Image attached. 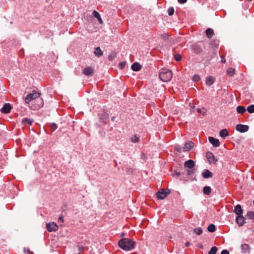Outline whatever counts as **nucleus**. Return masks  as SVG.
<instances>
[{
  "label": "nucleus",
  "instance_id": "1",
  "mask_svg": "<svg viewBox=\"0 0 254 254\" xmlns=\"http://www.w3.org/2000/svg\"><path fill=\"white\" fill-rule=\"evenodd\" d=\"M135 242L128 239L122 238L118 242L119 247L124 251H131L135 247Z\"/></svg>",
  "mask_w": 254,
  "mask_h": 254
},
{
  "label": "nucleus",
  "instance_id": "2",
  "mask_svg": "<svg viewBox=\"0 0 254 254\" xmlns=\"http://www.w3.org/2000/svg\"><path fill=\"white\" fill-rule=\"evenodd\" d=\"M172 71L166 68H162L159 72V78L163 82H168L172 78Z\"/></svg>",
  "mask_w": 254,
  "mask_h": 254
},
{
  "label": "nucleus",
  "instance_id": "3",
  "mask_svg": "<svg viewBox=\"0 0 254 254\" xmlns=\"http://www.w3.org/2000/svg\"><path fill=\"white\" fill-rule=\"evenodd\" d=\"M41 95V93L36 91H33L32 93L28 94L27 95L25 98V101L26 103H29L32 100L35 99L37 98H38Z\"/></svg>",
  "mask_w": 254,
  "mask_h": 254
},
{
  "label": "nucleus",
  "instance_id": "4",
  "mask_svg": "<svg viewBox=\"0 0 254 254\" xmlns=\"http://www.w3.org/2000/svg\"><path fill=\"white\" fill-rule=\"evenodd\" d=\"M166 191L164 189H161L156 193V197L158 199H164L171 192L170 190L168 189Z\"/></svg>",
  "mask_w": 254,
  "mask_h": 254
},
{
  "label": "nucleus",
  "instance_id": "5",
  "mask_svg": "<svg viewBox=\"0 0 254 254\" xmlns=\"http://www.w3.org/2000/svg\"><path fill=\"white\" fill-rule=\"evenodd\" d=\"M236 129L241 133H245L249 130V127L246 125L238 124L236 126Z\"/></svg>",
  "mask_w": 254,
  "mask_h": 254
},
{
  "label": "nucleus",
  "instance_id": "6",
  "mask_svg": "<svg viewBox=\"0 0 254 254\" xmlns=\"http://www.w3.org/2000/svg\"><path fill=\"white\" fill-rule=\"evenodd\" d=\"M206 157L209 164H215L218 161V160L215 158L214 154L210 151H208L206 152Z\"/></svg>",
  "mask_w": 254,
  "mask_h": 254
},
{
  "label": "nucleus",
  "instance_id": "7",
  "mask_svg": "<svg viewBox=\"0 0 254 254\" xmlns=\"http://www.w3.org/2000/svg\"><path fill=\"white\" fill-rule=\"evenodd\" d=\"M12 109V106L10 103H5L0 109V112L4 114H8Z\"/></svg>",
  "mask_w": 254,
  "mask_h": 254
},
{
  "label": "nucleus",
  "instance_id": "8",
  "mask_svg": "<svg viewBox=\"0 0 254 254\" xmlns=\"http://www.w3.org/2000/svg\"><path fill=\"white\" fill-rule=\"evenodd\" d=\"M46 228L49 232H56L58 230L59 227L55 223H49L47 224Z\"/></svg>",
  "mask_w": 254,
  "mask_h": 254
},
{
  "label": "nucleus",
  "instance_id": "9",
  "mask_svg": "<svg viewBox=\"0 0 254 254\" xmlns=\"http://www.w3.org/2000/svg\"><path fill=\"white\" fill-rule=\"evenodd\" d=\"M173 176H175L176 175L177 177H179L181 176L180 177V180L181 181H188V179L185 177V172H181L180 171H178L177 170H175L174 171V173L172 174Z\"/></svg>",
  "mask_w": 254,
  "mask_h": 254
},
{
  "label": "nucleus",
  "instance_id": "10",
  "mask_svg": "<svg viewBox=\"0 0 254 254\" xmlns=\"http://www.w3.org/2000/svg\"><path fill=\"white\" fill-rule=\"evenodd\" d=\"M195 166V162L191 159H189L184 163V167L185 168H188L190 169H193V168Z\"/></svg>",
  "mask_w": 254,
  "mask_h": 254
},
{
  "label": "nucleus",
  "instance_id": "11",
  "mask_svg": "<svg viewBox=\"0 0 254 254\" xmlns=\"http://www.w3.org/2000/svg\"><path fill=\"white\" fill-rule=\"evenodd\" d=\"M208 141L215 147L219 146L220 141L218 139L215 138L212 136L208 137Z\"/></svg>",
  "mask_w": 254,
  "mask_h": 254
},
{
  "label": "nucleus",
  "instance_id": "12",
  "mask_svg": "<svg viewBox=\"0 0 254 254\" xmlns=\"http://www.w3.org/2000/svg\"><path fill=\"white\" fill-rule=\"evenodd\" d=\"M233 212L238 216V217H240V215H242L243 212V210L242 208L241 205L239 204L236 205L234 207Z\"/></svg>",
  "mask_w": 254,
  "mask_h": 254
},
{
  "label": "nucleus",
  "instance_id": "13",
  "mask_svg": "<svg viewBox=\"0 0 254 254\" xmlns=\"http://www.w3.org/2000/svg\"><path fill=\"white\" fill-rule=\"evenodd\" d=\"M201 175L204 179H209L213 176V174L208 169H204L203 170Z\"/></svg>",
  "mask_w": 254,
  "mask_h": 254
},
{
  "label": "nucleus",
  "instance_id": "14",
  "mask_svg": "<svg viewBox=\"0 0 254 254\" xmlns=\"http://www.w3.org/2000/svg\"><path fill=\"white\" fill-rule=\"evenodd\" d=\"M245 217H244L243 215H241L240 217H238V216H237L236 218V221L238 225L241 227L244 225V223H245Z\"/></svg>",
  "mask_w": 254,
  "mask_h": 254
},
{
  "label": "nucleus",
  "instance_id": "15",
  "mask_svg": "<svg viewBox=\"0 0 254 254\" xmlns=\"http://www.w3.org/2000/svg\"><path fill=\"white\" fill-rule=\"evenodd\" d=\"M191 49L193 53L196 54H199L202 52L201 47L197 44L192 45Z\"/></svg>",
  "mask_w": 254,
  "mask_h": 254
},
{
  "label": "nucleus",
  "instance_id": "16",
  "mask_svg": "<svg viewBox=\"0 0 254 254\" xmlns=\"http://www.w3.org/2000/svg\"><path fill=\"white\" fill-rule=\"evenodd\" d=\"M83 73L86 76H91L94 74V70L89 66L85 67Z\"/></svg>",
  "mask_w": 254,
  "mask_h": 254
},
{
  "label": "nucleus",
  "instance_id": "17",
  "mask_svg": "<svg viewBox=\"0 0 254 254\" xmlns=\"http://www.w3.org/2000/svg\"><path fill=\"white\" fill-rule=\"evenodd\" d=\"M194 146V143L191 141L186 142L184 147V151H189Z\"/></svg>",
  "mask_w": 254,
  "mask_h": 254
},
{
  "label": "nucleus",
  "instance_id": "18",
  "mask_svg": "<svg viewBox=\"0 0 254 254\" xmlns=\"http://www.w3.org/2000/svg\"><path fill=\"white\" fill-rule=\"evenodd\" d=\"M142 67L141 64L138 62H134L131 66V68L133 71H138Z\"/></svg>",
  "mask_w": 254,
  "mask_h": 254
},
{
  "label": "nucleus",
  "instance_id": "19",
  "mask_svg": "<svg viewBox=\"0 0 254 254\" xmlns=\"http://www.w3.org/2000/svg\"><path fill=\"white\" fill-rule=\"evenodd\" d=\"M109 119V115L107 113H103L100 117V121L104 124L107 123Z\"/></svg>",
  "mask_w": 254,
  "mask_h": 254
},
{
  "label": "nucleus",
  "instance_id": "20",
  "mask_svg": "<svg viewBox=\"0 0 254 254\" xmlns=\"http://www.w3.org/2000/svg\"><path fill=\"white\" fill-rule=\"evenodd\" d=\"M214 81L215 78L213 76H209L206 79L205 83L207 86H210L214 83Z\"/></svg>",
  "mask_w": 254,
  "mask_h": 254
},
{
  "label": "nucleus",
  "instance_id": "21",
  "mask_svg": "<svg viewBox=\"0 0 254 254\" xmlns=\"http://www.w3.org/2000/svg\"><path fill=\"white\" fill-rule=\"evenodd\" d=\"M94 54L97 57H100L103 55V52L101 50L100 47H97L95 48V51L94 52Z\"/></svg>",
  "mask_w": 254,
  "mask_h": 254
},
{
  "label": "nucleus",
  "instance_id": "22",
  "mask_svg": "<svg viewBox=\"0 0 254 254\" xmlns=\"http://www.w3.org/2000/svg\"><path fill=\"white\" fill-rule=\"evenodd\" d=\"M212 191V189L209 186H205L203 188V192L205 195H210Z\"/></svg>",
  "mask_w": 254,
  "mask_h": 254
},
{
  "label": "nucleus",
  "instance_id": "23",
  "mask_svg": "<svg viewBox=\"0 0 254 254\" xmlns=\"http://www.w3.org/2000/svg\"><path fill=\"white\" fill-rule=\"evenodd\" d=\"M205 34L208 38H211L214 35V31L211 28H208L205 30Z\"/></svg>",
  "mask_w": 254,
  "mask_h": 254
},
{
  "label": "nucleus",
  "instance_id": "24",
  "mask_svg": "<svg viewBox=\"0 0 254 254\" xmlns=\"http://www.w3.org/2000/svg\"><path fill=\"white\" fill-rule=\"evenodd\" d=\"M92 14L94 17L98 19L100 23L102 24L103 23V21L101 17L100 14L98 11H97L96 10H94L92 13Z\"/></svg>",
  "mask_w": 254,
  "mask_h": 254
},
{
  "label": "nucleus",
  "instance_id": "25",
  "mask_svg": "<svg viewBox=\"0 0 254 254\" xmlns=\"http://www.w3.org/2000/svg\"><path fill=\"white\" fill-rule=\"evenodd\" d=\"M229 134L227 129H223L219 132V135L222 138H225L229 136Z\"/></svg>",
  "mask_w": 254,
  "mask_h": 254
},
{
  "label": "nucleus",
  "instance_id": "26",
  "mask_svg": "<svg viewBox=\"0 0 254 254\" xmlns=\"http://www.w3.org/2000/svg\"><path fill=\"white\" fill-rule=\"evenodd\" d=\"M33 122V120H30L28 118H23L22 120V123L24 125H28L31 126Z\"/></svg>",
  "mask_w": 254,
  "mask_h": 254
},
{
  "label": "nucleus",
  "instance_id": "27",
  "mask_svg": "<svg viewBox=\"0 0 254 254\" xmlns=\"http://www.w3.org/2000/svg\"><path fill=\"white\" fill-rule=\"evenodd\" d=\"M242 251L244 253H249L250 250V246L247 244H242L241 246Z\"/></svg>",
  "mask_w": 254,
  "mask_h": 254
},
{
  "label": "nucleus",
  "instance_id": "28",
  "mask_svg": "<svg viewBox=\"0 0 254 254\" xmlns=\"http://www.w3.org/2000/svg\"><path fill=\"white\" fill-rule=\"evenodd\" d=\"M185 177H186L188 179V176H190L194 173V169H185Z\"/></svg>",
  "mask_w": 254,
  "mask_h": 254
},
{
  "label": "nucleus",
  "instance_id": "29",
  "mask_svg": "<svg viewBox=\"0 0 254 254\" xmlns=\"http://www.w3.org/2000/svg\"><path fill=\"white\" fill-rule=\"evenodd\" d=\"M117 57V53L115 51H112L108 56V59L110 61H113Z\"/></svg>",
  "mask_w": 254,
  "mask_h": 254
},
{
  "label": "nucleus",
  "instance_id": "30",
  "mask_svg": "<svg viewBox=\"0 0 254 254\" xmlns=\"http://www.w3.org/2000/svg\"><path fill=\"white\" fill-rule=\"evenodd\" d=\"M246 111V108L243 106H238L237 107V111L239 114H243Z\"/></svg>",
  "mask_w": 254,
  "mask_h": 254
},
{
  "label": "nucleus",
  "instance_id": "31",
  "mask_svg": "<svg viewBox=\"0 0 254 254\" xmlns=\"http://www.w3.org/2000/svg\"><path fill=\"white\" fill-rule=\"evenodd\" d=\"M207 230L209 232H214L216 231V227L215 225L213 224H210L208 225L207 227Z\"/></svg>",
  "mask_w": 254,
  "mask_h": 254
},
{
  "label": "nucleus",
  "instance_id": "32",
  "mask_svg": "<svg viewBox=\"0 0 254 254\" xmlns=\"http://www.w3.org/2000/svg\"><path fill=\"white\" fill-rule=\"evenodd\" d=\"M130 141L133 143H137L139 142V136L134 135L130 138Z\"/></svg>",
  "mask_w": 254,
  "mask_h": 254
},
{
  "label": "nucleus",
  "instance_id": "33",
  "mask_svg": "<svg viewBox=\"0 0 254 254\" xmlns=\"http://www.w3.org/2000/svg\"><path fill=\"white\" fill-rule=\"evenodd\" d=\"M218 251V248L216 246L212 247L210 251L208 252V254H216Z\"/></svg>",
  "mask_w": 254,
  "mask_h": 254
},
{
  "label": "nucleus",
  "instance_id": "34",
  "mask_svg": "<svg viewBox=\"0 0 254 254\" xmlns=\"http://www.w3.org/2000/svg\"><path fill=\"white\" fill-rule=\"evenodd\" d=\"M227 74L229 76H232L235 73V69L232 67H229L227 70Z\"/></svg>",
  "mask_w": 254,
  "mask_h": 254
},
{
  "label": "nucleus",
  "instance_id": "35",
  "mask_svg": "<svg viewBox=\"0 0 254 254\" xmlns=\"http://www.w3.org/2000/svg\"><path fill=\"white\" fill-rule=\"evenodd\" d=\"M125 171L127 175H130L133 172V169L129 167H126L125 168Z\"/></svg>",
  "mask_w": 254,
  "mask_h": 254
},
{
  "label": "nucleus",
  "instance_id": "36",
  "mask_svg": "<svg viewBox=\"0 0 254 254\" xmlns=\"http://www.w3.org/2000/svg\"><path fill=\"white\" fill-rule=\"evenodd\" d=\"M247 111L251 114L254 113V105H249L247 108Z\"/></svg>",
  "mask_w": 254,
  "mask_h": 254
},
{
  "label": "nucleus",
  "instance_id": "37",
  "mask_svg": "<svg viewBox=\"0 0 254 254\" xmlns=\"http://www.w3.org/2000/svg\"><path fill=\"white\" fill-rule=\"evenodd\" d=\"M194 232L198 235H200L202 233V229L200 227H198L194 229Z\"/></svg>",
  "mask_w": 254,
  "mask_h": 254
},
{
  "label": "nucleus",
  "instance_id": "38",
  "mask_svg": "<svg viewBox=\"0 0 254 254\" xmlns=\"http://www.w3.org/2000/svg\"><path fill=\"white\" fill-rule=\"evenodd\" d=\"M174 149L175 151L181 153L182 151V147L178 144H176L174 146Z\"/></svg>",
  "mask_w": 254,
  "mask_h": 254
},
{
  "label": "nucleus",
  "instance_id": "39",
  "mask_svg": "<svg viewBox=\"0 0 254 254\" xmlns=\"http://www.w3.org/2000/svg\"><path fill=\"white\" fill-rule=\"evenodd\" d=\"M174 13V8L173 7H170L168 9V14L169 16H172Z\"/></svg>",
  "mask_w": 254,
  "mask_h": 254
},
{
  "label": "nucleus",
  "instance_id": "40",
  "mask_svg": "<svg viewBox=\"0 0 254 254\" xmlns=\"http://www.w3.org/2000/svg\"><path fill=\"white\" fill-rule=\"evenodd\" d=\"M247 215L250 219H254V212L249 211L247 212Z\"/></svg>",
  "mask_w": 254,
  "mask_h": 254
},
{
  "label": "nucleus",
  "instance_id": "41",
  "mask_svg": "<svg viewBox=\"0 0 254 254\" xmlns=\"http://www.w3.org/2000/svg\"><path fill=\"white\" fill-rule=\"evenodd\" d=\"M126 65V62H120L119 64V68L120 69H123L125 68V66Z\"/></svg>",
  "mask_w": 254,
  "mask_h": 254
},
{
  "label": "nucleus",
  "instance_id": "42",
  "mask_svg": "<svg viewBox=\"0 0 254 254\" xmlns=\"http://www.w3.org/2000/svg\"><path fill=\"white\" fill-rule=\"evenodd\" d=\"M50 127L52 131H54L57 128V126L55 123L51 124Z\"/></svg>",
  "mask_w": 254,
  "mask_h": 254
},
{
  "label": "nucleus",
  "instance_id": "43",
  "mask_svg": "<svg viewBox=\"0 0 254 254\" xmlns=\"http://www.w3.org/2000/svg\"><path fill=\"white\" fill-rule=\"evenodd\" d=\"M192 80L194 82H198L200 80V77L198 75L194 74L192 77Z\"/></svg>",
  "mask_w": 254,
  "mask_h": 254
},
{
  "label": "nucleus",
  "instance_id": "44",
  "mask_svg": "<svg viewBox=\"0 0 254 254\" xmlns=\"http://www.w3.org/2000/svg\"><path fill=\"white\" fill-rule=\"evenodd\" d=\"M174 59L176 61L179 62L182 60V57L180 54H177L174 56Z\"/></svg>",
  "mask_w": 254,
  "mask_h": 254
},
{
  "label": "nucleus",
  "instance_id": "45",
  "mask_svg": "<svg viewBox=\"0 0 254 254\" xmlns=\"http://www.w3.org/2000/svg\"><path fill=\"white\" fill-rule=\"evenodd\" d=\"M161 38L165 41H166L168 39V36L165 34H162Z\"/></svg>",
  "mask_w": 254,
  "mask_h": 254
},
{
  "label": "nucleus",
  "instance_id": "46",
  "mask_svg": "<svg viewBox=\"0 0 254 254\" xmlns=\"http://www.w3.org/2000/svg\"><path fill=\"white\" fill-rule=\"evenodd\" d=\"M220 254H229V252L227 250H223L221 251Z\"/></svg>",
  "mask_w": 254,
  "mask_h": 254
},
{
  "label": "nucleus",
  "instance_id": "47",
  "mask_svg": "<svg viewBox=\"0 0 254 254\" xmlns=\"http://www.w3.org/2000/svg\"><path fill=\"white\" fill-rule=\"evenodd\" d=\"M59 221L61 222L62 223H63L64 222V217L63 216H60L59 217Z\"/></svg>",
  "mask_w": 254,
  "mask_h": 254
},
{
  "label": "nucleus",
  "instance_id": "48",
  "mask_svg": "<svg viewBox=\"0 0 254 254\" xmlns=\"http://www.w3.org/2000/svg\"><path fill=\"white\" fill-rule=\"evenodd\" d=\"M178 1L180 3L184 4L187 1V0H178Z\"/></svg>",
  "mask_w": 254,
  "mask_h": 254
},
{
  "label": "nucleus",
  "instance_id": "49",
  "mask_svg": "<svg viewBox=\"0 0 254 254\" xmlns=\"http://www.w3.org/2000/svg\"><path fill=\"white\" fill-rule=\"evenodd\" d=\"M191 245V243L189 242H187L186 243H185V246L187 247H188L189 246H190Z\"/></svg>",
  "mask_w": 254,
  "mask_h": 254
},
{
  "label": "nucleus",
  "instance_id": "50",
  "mask_svg": "<svg viewBox=\"0 0 254 254\" xmlns=\"http://www.w3.org/2000/svg\"><path fill=\"white\" fill-rule=\"evenodd\" d=\"M197 247H198V248H199L200 249H203V246L201 244H198Z\"/></svg>",
  "mask_w": 254,
  "mask_h": 254
},
{
  "label": "nucleus",
  "instance_id": "51",
  "mask_svg": "<svg viewBox=\"0 0 254 254\" xmlns=\"http://www.w3.org/2000/svg\"><path fill=\"white\" fill-rule=\"evenodd\" d=\"M189 106H190V107L191 109H194V108H195L194 105H193V104H192L191 103H190V104Z\"/></svg>",
  "mask_w": 254,
  "mask_h": 254
},
{
  "label": "nucleus",
  "instance_id": "52",
  "mask_svg": "<svg viewBox=\"0 0 254 254\" xmlns=\"http://www.w3.org/2000/svg\"><path fill=\"white\" fill-rule=\"evenodd\" d=\"M30 251V250L29 249H27V248H24V252L25 253H28Z\"/></svg>",
  "mask_w": 254,
  "mask_h": 254
},
{
  "label": "nucleus",
  "instance_id": "53",
  "mask_svg": "<svg viewBox=\"0 0 254 254\" xmlns=\"http://www.w3.org/2000/svg\"><path fill=\"white\" fill-rule=\"evenodd\" d=\"M196 111L198 113H202V111H201V109L200 108H197L196 109Z\"/></svg>",
  "mask_w": 254,
  "mask_h": 254
},
{
  "label": "nucleus",
  "instance_id": "54",
  "mask_svg": "<svg viewBox=\"0 0 254 254\" xmlns=\"http://www.w3.org/2000/svg\"><path fill=\"white\" fill-rule=\"evenodd\" d=\"M116 117H113L111 119L112 121L114 122L115 121Z\"/></svg>",
  "mask_w": 254,
  "mask_h": 254
},
{
  "label": "nucleus",
  "instance_id": "55",
  "mask_svg": "<svg viewBox=\"0 0 254 254\" xmlns=\"http://www.w3.org/2000/svg\"><path fill=\"white\" fill-rule=\"evenodd\" d=\"M40 105H41L42 107L43 106L44 103H43V101H41V104Z\"/></svg>",
  "mask_w": 254,
  "mask_h": 254
},
{
  "label": "nucleus",
  "instance_id": "56",
  "mask_svg": "<svg viewBox=\"0 0 254 254\" xmlns=\"http://www.w3.org/2000/svg\"><path fill=\"white\" fill-rule=\"evenodd\" d=\"M225 61H226L225 60L222 61V63H225Z\"/></svg>",
  "mask_w": 254,
  "mask_h": 254
},
{
  "label": "nucleus",
  "instance_id": "57",
  "mask_svg": "<svg viewBox=\"0 0 254 254\" xmlns=\"http://www.w3.org/2000/svg\"><path fill=\"white\" fill-rule=\"evenodd\" d=\"M124 234L123 233L121 236H124Z\"/></svg>",
  "mask_w": 254,
  "mask_h": 254
},
{
  "label": "nucleus",
  "instance_id": "58",
  "mask_svg": "<svg viewBox=\"0 0 254 254\" xmlns=\"http://www.w3.org/2000/svg\"><path fill=\"white\" fill-rule=\"evenodd\" d=\"M78 254H80V253Z\"/></svg>",
  "mask_w": 254,
  "mask_h": 254
}]
</instances>
